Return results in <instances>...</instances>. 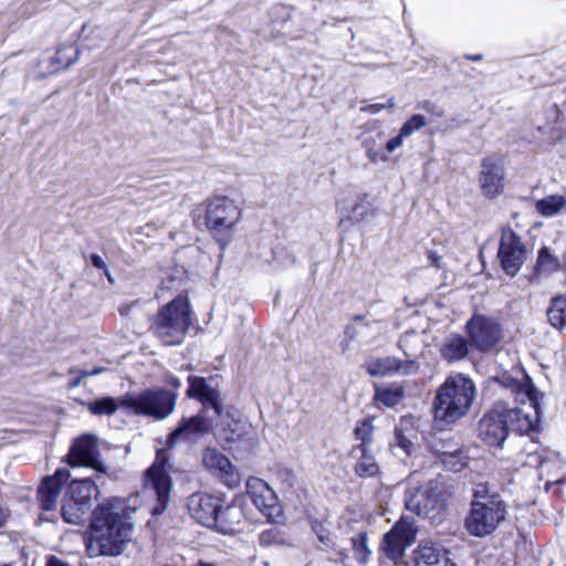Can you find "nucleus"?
<instances>
[{"label":"nucleus","mask_w":566,"mask_h":566,"mask_svg":"<svg viewBox=\"0 0 566 566\" xmlns=\"http://www.w3.org/2000/svg\"><path fill=\"white\" fill-rule=\"evenodd\" d=\"M134 509L123 499L114 497L98 504L93 511L86 536V553L90 557L120 555L132 539Z\"/></svg>","instance_id":"f257e3e1"},{"label":"nucleus","mask_w":566,"mask_h":566,"mask_svg":"<svg viewBox=\"0 0 566 566\" xmlns=\"http://www.w3.org/2000/svg\"><path fill=\"white\" fill-rule=\"evenodd\" d=\"M423 108H424L426 111H428V112L433 113V114H434L436 116H438V117H441V116H443V115H444V111H443L442 108H440V107H436V106H434L433 104H431V103H426V104L423 105Z\"/></svg>","instance_id":"a18cd8bd"},{"label":"nucleus","mask_w":566,"mask_h":566,"mask_svg":"<svg viewBox=\"0 0 566 566\" xmlns=\"http://www.w3.org/2000/svg\"><path fill=\"white\" fill-rule=\"evenodd\" d=\"M80 53H81V52H80V50H78V49H76V51H75V57H74L73 60L69 61V62L66 63V66H67V65H70V64H72L73 62L77 61V60H78V57H80Z\"/></svg>","instance_id":"8fccbe9b"},{"label":"nucleus","mask_w":566,"mask_h":566,"mask_svg":"<svg viewBox=\"0 0 566 566\" xmlns=\"http://www.w3.org/2000/svg\"><path fill=\"white\" fill-rule=\"evenodd\" d=\"M509 424L503 411L492 410L479 423L480 438L489 446L500 447L507 437Z\"/></svg>","instance_id":"a211bd4d"},{"label":"nucleus","mask_w":566,"mask_h":566,"mask_svg":"<svg viewBox=\"0 0 566 566\" xmlns=\"http://www.w3.org/2000/svg\"><path fill=\"white\" fill-rule=\"evenodd\" d=\"M178 395L165 389H147L138 394L124 396L119 403L133 410L136 415H144L156 420L169 417L176 406Z\"/></svg>","instance_id":"423d86ee"},{"label":"nucleus","mask_w":566,"mask_h":566,"mask_svg":"<svg viewBox=\"0 0 566 566\" xmlns=\"http://www.w3.org/2000/svg\"><path fill=\"white\" fill-rule=\"evenodd\" d=\"M240 218L241 209L234 199L216 196L208 202L206 226L214 235L231 231Z\"/></svg>","instance_id":"0eeeda50"},{"label":"nucleus","mask_w":566,"mask_h":566,"mask_svg":"<svg viewBox=\"0 0 566 566\" xmlns=\"http://www.w3.org/2000/svg\"><path fill=\"white\" fill-rule=\"evenodd\" d=\"M118 408V402L111 397L98 399L88 405V410L96 416L112 415Z\"/></svg>","instance_id":"4c0bfd02"},{"label":"nucleus","mask_w":566,"mask_h":566,"mask_svg":"<svg viewBox=\"0 0 566 566\" xmlns=\"http://www.w3.org/2000/svg\"><path fill=\"white\" fill-rule=\"evenodd\" d=\"M469 59H471L472 61H479V60H481V55H473V56H470Z\"/></svg>","instance_id":"864d4df0"},{"label":"nucleus","mask_w":566,"mask_h":566,"mask_svg":"<svg viewBox=\"0 0 566 566\" xmlns=\"http://www.w3.org/2000/svg\"><path fill=\"white\" fill-rule=\"evenodd\" d=\"M454 457H455L454 454H449V455L446 457V459H443V462L448 465V464H450L449 459L450 458H454Z\"/></svg>","instance_id":"3c124183"},{"label":"nucleus","mask_w":566,"mask_h":566,"mask_svg":"<svg viewBox=\"0 0 566 566\" xmlns=\"http://www.w3.org/2000/svg\"><path fill=\"white\" fill-rule=\"evenodd\" d=\"M416 539V528L412 523L401 517L396 525L385 534L381 548L388 558L394 562L405 556L406 549Z\"/></svg>","instance_id":"9d476101"},{"label":"nucleus","mask_w":566,"mask_h":566,"mask_svg":"<svg viewBox=\"0 0 566 566\" xmlns=\"http://www.w3.org/2000/svg\"><path fill=\"white\" fill-rule=\"evenodd\" d=\"M208 430L202 415L184 418L177 428L168 436L167 447L174 448L179 442L192 441Z\"/></svg>","instance_id":"412c9836"},{"label":"nucleus","mask_w":566,"mask_h":566,"mask_svg":"<svg viewBox=\"0 0 566 566\" xmlns=\"http://www.w3.org/2000/svg\"><path fill=\"white\" fill-rule=\"evenodd\" d=\"M167 382L171 385L174 388L178 389L181 386L180 380L177 377L169 376Z\"/></svg>","instance_id":"de8ad7c7"},{"label":"nucleus","mask_w":566,"mask_h":566,"mask_svg":"<svg viewBox=\"0 0 566 566\" xmlns=\"http://www.w3.org/2000/svg\"><path fill=\"white\" fill-rule=\"evenodd\" d=\"M417 432L412 427L410 419H402L395 430V438L391 442V448L398 454L400 450L402 454H411L415 450V440Z\"/></svg>","instance_id":"a878e982"},{"label":"nucleus","mask_w":566,"mask_h":566,"mask_svg":"<svg viewBox=\"0 0 566 566\" xmlns=\"http://www.w3.org/2000/svg\"><path fill=\"white\" fill-rule=\"evenodd\" d=\"M352 454L356 459L354 470L359 478H375L380 474V465L370 448L354 447Z\"/></svg>","instance_id":"b1692460"},{"label":"nucleus","mask_w":566,"mask_h":566,"mask_svg":"<svg viewBox=\"0 0 566 566\" xmlns=\"http://www.w3.org/2000/svg\"><path fill=\"white\" fill-rule=\"evenodd\" d=\"M506 513V505L499 494L491 493L485 485H478L464 528L474 537L489 536L505 521Z\"/></svg>","instance_id":"7ed1b4c3"},{"label":"nucleus","mask_w":566,"mask_h":566,"mask_svg":"<svg viewBox=\"0 0 566 566\" xmlns=\"http://www.w3.org/2000/svg\"><path fill=\"white\" fill-rule=\"evenodd\" d=\"M247 492L255 507L265 516L273 518L280 514L276 493L266 482L259 478H251L247 481Z\"/></svg>","instance_id":"dca6fc26"},{"label":"nucleus","mask_w":566,"mask_h":566,"mask_svg":"<svg viewBox=\"0 0 566 566\" xmlns=\"http://www.w3.org/2000/svg\"><path fill=\"white\" fill-rule=\"evenodd\" d=\"M279 542V532L275 528L264 531L260 534V544L270 546Z\"/></svg>","instance_id":"a19ab883"},{"label":"nucleus","mask_w":566,"mask_h":566,"mask_svg":"<svg viewBox=\"0 0 566 566\" xmlns=\"http://www.w3.org/2000/svg\"><path fill=\"white\" fill-rule=\"evenodd\" d=\"M243 516L242 510L237 505H226L223 506V501L221 502V509L218 512V520L216 521V525L213 527L218 528L223 533H232L235 532L238 526L241 523Z\"/></svg>","instance_id":"c85d7f7f"},{"label":"nucleus","mask_w":566,"mask_h":566,"mask_svg":"<svg viewBox=\"0 0 566 566\" xmlns=\"http://www.w3.org/2000/svg\"><path fill=\"white\" fill-rule=\"evenodd\" d=\"M547 318L552 326L557 329L566 328V297L557 296L553 298L547 310Z\"/></svg>","instance_id":"72a5a7b5"},{"label":"nucleus","mask_w":566,"mask_h":566,"mask_svg":"<svg viewBox=\"0 0 566 566\" xmlns=\"http://www.w3.org/2000/svg\"><path fill=\"white\" fill-rule=\"evenodd\" d=\"M187 395L190 398L199 399L203 406L210 405L217 412L221 413L219 391L211 388L201 377H189Z\"/></svg>","instance_id":"5701e85b"},{"label":"nucleus","mask_w":566,"mask_h":566,"mask_svg":"<svg viewBox=\"0 0 566 566\" xmlns=\"http://www.w3.org/2000/svg\"><path fill=\"white\" fill-rule=\"evenodd\" d=\"M395 105V99L391 97L388 99L387 104H369L366 106H361L360 111L364 113L378 114L384 108H394Z\"/></svg>","instance_id":"ea45409f"},{"label":"nucleus","mask_w":566,"mask_h":566,"mask_svg":"<svg viewBox=\"0 0 566 566\" xmlns=\"http://www.w3.org/2000/svg\"><path fill=\"white\" fill-rule=\"evenodd\" d=\"M220 421L217 422L214 428V437L223 448L231 446L241 440L250 431V424L240 418H234L230 413L218 415Z\"/></svg>","instance_id":"6ab92c4d"},{"label":"nucleus","mask_w":566,"mask_h":566,"mask_svg":"<svg viewBox=\"0 0 566 566\" xmlns=\"http://www.w3.org/2000/svg\"><path fill=\"white\" fill-rule=\"evenodd\" d=\"M428 259L430 260L431 264L436 268L441 266V258L433 251H430L428 253Z\"/></svg>","instance_id":"49530a36"},{"label":"nucleus","mask_w":566,"mask_h":566,"mask_svg":"<svg viewBox=\"0 0 566 566\" xmlns=\"http://www.w3.org/2000/svg\"><path fill=\"white\" fill-rule=\"evenodd\" d=\"M168 457L165 451H158L155 462L146 471L145 485L151 488L157 495V505L154 514H160L165 511L171 490V480L166 471Z\"/></svg>","instance_id":"1a4fd4ad"},{"label":"nucleus","mask_w":566,"mask_h":566,"mask_svg":"<svg viewBox=\"0 0 566 566\" xmlns=\"http://www.w3.org/2000/svg\"><path fill=\"white\" fill-rule=\"evenodd\" d=\"M505 168L500 157L490 156L481 161L479 184L483 196L495 198L504 191Z\"/></svg>","instance_id":"ddd939ff"},{"label":"nucleus","mask_w":566,"mask_h":566,"mask_svg":"<svg viewBox=\"0 0 566 566\" xmlns=\"http://www.w3.org/2000/svg\"><path fill=\"white\" fill-rule=\"evenodd\" d=\"M197 566H216V565H213V564H211V563L199 562V563L197 564Z\"/></svg>","instance_id":"603ef678"},{"label":"nucleus","mask_w":566,"mask_h":566,"mask_svg":"<svg viewBox=\"0 0 566 566\" xmlns=\"http://www.w3.org/2000/svg\"><path fill=\"white\" fill-rule=\"evenodd\" d=\"M467 328L472 343L480 350L491 349L502 337L499 323L483 315H474L467 323Z\"/></svg>","instance_id":"4468645a"},{"label":"nucleus","mask_w":566,"mask_h":566,"mask_svg":"<svg viewBox=\"0 0 566 566\" xmlns=\"http://www.w3.org/2000/svg\"><path fill=\"white\" fill-rule=\"evenodd\" d=\"M399 347L408 357L407 359H415L417 361L418 356L426 347L424 336L415 331L406 332L399 340Z\"/></svg>","instance_id":"7c9ffc66"},{"label":"nucleus","mask_w":566,"mask_h":566,"mask_svg":"<svg viewBox=\"0 0 566 566\" xmlns=\"http://www.w3.org/2000/svg\"><path fill=\"white\" fill-rule=\"evenodd\" d=\"M525 254L521 238L512 229H503L497 256L505 273L514 276L520 271Z\"/></svg>","instance_id":"9b49d317"},{"label":"nucleus","mask_w":566,"mask_h":566,"mask_svg":"<svg viewBox=\"0 0 566 566\" xmlns=\"http://www.w3.org/2000/svg\"><path fill=\"white\" fill-rule=\"evenodd\" d=\"M67 476V472L57 470L54 475L43 480L38 494L40 505L44 511H51L55 507L61 493V485Z\"/></svg>","instance_id":"4be33fe9"},{"label":"nucleus","mask_w":566,"mask_h":566,"mask_svg":"<svg viewBox=\"0 0 566 566\" xmlns=\"http://www.w3.org/2000/svg\"><path fill=\"white\" fill-rule=\"evenodd\" d=\"M221 497L208 493H195L188 500V509L193 518L202 525L212 527L221 509Z\"/></svg>","instance_id":"f3484780"},{"label":"nucleus","mask_w":566,"mask_h":566,"mask_svg":"<svg viewBox=\"0 0 566 566\" xmlns=\"http://www.w3.org/2000/svg\"><path fill=\"white\" fill-rule=\"evenodd\" d=\"M566 207V198L560 195L546 196L535 202L536 211L546 218L558 214Z\"/></svg>","instance_id":"2f4dec72"},{"label":"nucleus","mask_w":566,"mask_h":566,"mask_svg":"<svg viewBox=\"0 0 566 566\" xmlns=\"http://www.w3.org/2000/svg\"><path fill=\"white\" fill-rule=\"evenodd\" d=\"M354 433L356 439L360 441V443L357 444L356 447L370 448L374 433L373 419H364L361 421H358Z\"/></svg>","instance_id":"e433bc0d"},{"label":"nucleus","mask_w":566,"mask_h":566,"mask_svg":"<svg viewBox=\"0 0 566 566\" xmlns=\"http://www.w3.org/2000/svg\"><path fill=\"white\" fill-rule=\"evenodd\" d=\"M88 509L83 505H76L73 501L64 500L62 505V516L66 523L78 525L84 521Z\"/></svg>","instance_id":"f704fd0d"},{"label":"nucleus","mask_w":566,"mask_h":566,"mask_svg":"<svg viewBox=\"0 0 566 566\" xmlns=\"http://www.w3.org/2000/svg\"><path fill=\"white\" fill-rule=\"evenodd\" d=\"M364 368L370 376L384 377L392 374L412 375L419 369L415 359L401 360L392 356L371 357L365 361Z\"/></svg>","instance_id":"2eb2a0df"},{"label":"nucleus","mask_w":566,"mask_h":566,"mask_svg":"<svg viewBox=\"0 0 566 566\" xmlns=\"http://www.w3.org/2000/svg\"><path fill=\"white\" fill-rule=\"evenodd\" d=\"M359 200L360 198H357L356 201L354 202V205L352 206L350 210L347 209V207L345 206L346 201L345 200H339L337 202V208L340 210V211H345V212H348V213H354L356 212V210L358 209L359 207Z\"/></svg>","instance_id":"c03bdc74"},{"label":"nucleus","mask_w":566,"mask_h":566,"mask_svg":"<svg viewBox=\"0 0 566 566\" xmlns=\"http://www.w3.org/2000/svg\"><path fill=\"white\" fill-rule=\"evenodd\" d=\"M511 389L521 397L522 406L504 410L507 424L520 433H527L535 430L539 423L538 392L531 379L524 376L521 381L513 380Z\"/></svg>","instance_id":"39448f33"},{"label":"nucleus","mask_w":566,"mask_h":566,"mask_svg":"<svg viewBox=\"0 0 566 566\" xmlns=\"http://www.w3.org/2000/svg\"><path fill=\"white\" fill-rule=\"evenodd\" d=\"M427 126V118L421 114L412 115L407 122L401 126L399 134L396 137L390 138L385 148L388 154L394 153L396 149L402 146L403 139L411 136L413 133L422 129Z\"/></svg>","instance_id":"cd10ccee"},{"label":"nucleus","mask_w":566,"mask_h":566,"mask_svg":"<svg viewBox=\"0 0 566 566\" xmlns=\"http://www.w3.org/2000/svg\"><path fill=\"white\" fill-rule=\"evenodd\" d=\"M559 260L548 248H542L538 252L536 270L542 273H549L558 270Z\"/></svg>","instance_id":"c9c22d12"},{"label":"nucleus","mask_w":566,"mask_h":566,"mask_svg":"<svg viewBox=\"0 0 566 566\" xmlns=\"http://www.w3.org/2000/svg\"><path fill=\"white\" fill-rule=\"evenodd\" d=\"M91 261H92V264L95 268H97L99 270H104L106 275H107V277H108V280L112 281V276H111V274H109V272L107 270V266H106L104 260L102 259V256H99L98 254H92L91 255Z\"/></svg>","instance_id":"79ce46f5"},{"label":"nucleus","mask_w":566,"mask_h":566,"mask_svg":"<svg viewBox=\"0 0 566 566\" xmlns=\"http://www.w3.org/2000/svg\"><path fill=\"white\" fill-rule=\"evenodd\" d=\"M405 504L408 511L417 515H429L441 506L440 491L432 481L415 484L411 479L406 491Z\"/></svg>","instance_id":"6e6552de"},{"label":"nucleus","mask_w":566,"mask_h":566,"mask_svg":"<svg viewBox=\"0 0 566 566\" xmlns=\"http://www.w3.org/2000/svg\"><path fill=\"white\" fill-rule=\"evenodd\" d=\"M474 382L463 374L449 376L438 388L433 400V421L438 429H447L465 417L475 400Z\"/></svg>","instance_id":"f03ea898"},{"label":"nucleus","mask_w":566,"mask_h":566,"mask_svg":"<svg viewBox=\"0 0 566 566\" xmlns=\"http://www.w3.org/2000/svg\"><path fill=\"white\" fill-rule=\"evenodd\" d=\"M366 155L371 163H377L379 160H381V161L388 160V156L386 154H379L370 148H367Z\"/></svg>","instance_id":"37998d69"},{"label":"nucleus","mask_w":566,"mask_h":566,"mask_svg":"<svg viewBox=\"0 0 566 566\" xmlns=\"http://www.w3.org/2000/svg\"><path fill=\"white\" fill-rule=\"evenodd\" d=\"M202 464L214 476L230 489L241 483V475L231 460L216 448L202 451Z\"/></svg>","instance_id":"f8f14e48"},{"label":"nucleus","mask_w":566,"mask_h":566,"mask_svg":"<svg viewBox=\"0 0 566 566\" xmlns=\"http://www.w3.org/2000/svg\"><path fill=\"white\" fill-rule=\"evenodd\" d=\"M440 352L449 361L460 360L468 354V343L461 335L451 334L446 337Z\"/></svg>","instance_id":"c756f323"},{"label":"nucleus","mask_w":566,"mask_h":566,"mask_svg":"<svg viewBox=\"0 0 566 566\" xmlns=\"http://www.w3.org/2000/svg\"><path fill=\"white\" fill-rule=\"evenodd\" d=\"M352 542L355 558L361 564L366 563L370 553L367 545L366 534H358L356 537H353Z\"/></svg>","instance_id":"58836bf2"},{"label":"nucleus","mask_w":566,"mask_h":566,"mask_svg":"<svg viewBox=\"0 0 566 566\" xmlns=\"http://www.w3.org/2000/svg\"><path fill=\"white\" fill-rule=\"evenodd\" d=\"M415 566H449V558L438 545L427 543L415 552Z\"/></svg>","instance_id":"bb28decb"},{"label":"nucleus","mask_w":566,"mask_h":566,"mask_svg":"<svg viewBox=\"0 0 566 566\" xmlns=\"http://www.w3.org/2000/svg\"><path fill=\"white\" fill-rule=\"evenodd\" d=\"M191 324L188 298L177 296L159 310L151 324V331L165 345L182 342Z\"/></svg>","instance_id":"20e7f679"},{"label":"nucleus","mask_w":566,"mask_h":566,"mask_svg":"<svg viewBox=\"0 0 566 566\" xmlns=\"http://www.w3.org/2000/svg\"><path fill=\"white\" fill-rule=\"evenodd\" d=\"M0 566H7V565H0Z\"/></svg>","instance_id":"5fc2aeb1"},{"label":"nucleus","mask_w":566,"mask_h":566,"mask_svg":"<svg viewBox=\"0 0 566 566\" xmlns=\"http://www.w3.org/2000/svg\"><path fill=\"white\" fill-rule=\"evenodd\" d=\"M405 396V389L399 384H391L388 387L377 388L375 400L386 407L392 408L397 406Z\"/></svg>","instance_id":"473e14b6"},{"label":"nucleus","mask_w":566,"mask_h":566,"mask_svg":"<svg viewBox=\"0 0 566 566\" xmlns=\"http://www.w3.org/2000/svg\"><path fill=\"white\" fill-rule=\"evenodd\" d=\"M67 458L69 463L73 467L85 465L104 471L97 460V443L93 436H83L75 440Z\"/></svg>","instance_id":"aec40b11"},{"label":"nucleus","mask_w":566,"mask_h":566,"mask_svg":"<svg viewBox=\"0 0 566 566\" xmlns=\"http://www.w3.org/2000/svg\"><path fill=\"white\" fill-rule=\"evenodd\" d=\"M103 371L102 368H95L93 369L92 371H82L81 376L84 378V377H88V376H94V375H98Z\"/></svg>","instance_id":"09e8293b"},{"label":"nucleus","mask_w":566,"mask_h":566,"mask_svg":"<svg viewBox=\"0 0 566 566\" xmlns=\"http://www.w3.org/2000/svg\"><path fill=\"white\" fill-rule=\"evenodd\" d=\"M98 494L97 486L88 479L73 481L67 490L66 497L73 501L76 505L86 506L88 510L92 505V501L96 499Z\"/></svg>","instance_id":"393cba45"}]
</instances>
